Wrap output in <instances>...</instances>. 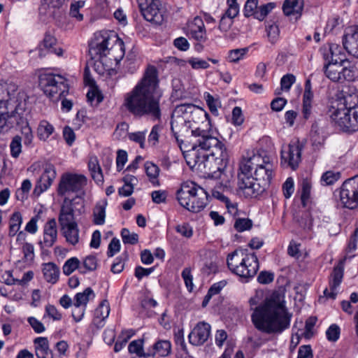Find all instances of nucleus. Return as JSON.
<instances>
[{
    "label": "nucleus",
    "instance_id": "obj_7",
    "mask_svg": "<svg viewBox=\"0 0 358 358\" xmlns=\"http://www.w3.org/2000/svg\"><path fill=\"white\" fill-rule=\"evenodd\" d=\"M227 262L230 271L243 278L254 277L259 267L255 253L244 249H237L228 255Z\"/></svg>",
    "mask_w": 358,
    "mask_h": 358
},
{
    "label": "nucleus",
    "instance_id": "obj_48",
    "mask_svg": "<svg viewBox=\"0 0 358 358\" xmlns=\"http://www.w3.org/2000/svg\"><path fill=\"white\" fill-rule=\"evenodd\" d=\"M10 155L14 158H17L22 152V137L15 136L10 143Z\"/></svg>",
    "mask_w": 358,
    "mask_h": 358
},
{
    "label": "nucleus",
    "instance_id": "obj_9",
    "mask_svg": "<svg viewBox=\"0 0 358 358\" xmlns=\"http://www.w3.org/2000/svg\"><path fill=\"white\" fill-rule=\"evenodd\" d=\"M327 115L331 120L341 129L348 132H354L358 130V108L351 110L341 109L329 107Z\"/></svg>",
    "mask_w": 358,
    "mask_h": 358
},
{
    "label": "nucleus",
    "instance_id": "obj_15",
    "mask_svg": "<svg viewBox=\"0 0 358 358\" xmlns=\"http://www.w3.org/2000/svg\"><path fill=\"white\" fill-rule=\"evenodd\" d=\"M238 180L239 191L246 198L256 197L264 190L262 185L257 182L253 176L241 175V176H238Z\"/></svg>",
    "mask_w": 358,
    "mask_h": 358
},
{
    "label": "nucleus",
    "instance_id": "obj_44",
    "mask_svg": "<svg viewBox=\"0 0 358 358\" xmlns=\"http://www.w3.org/2000/svg\"><path fill=\"white\" fill-rule=\"evenodd\" d=\"M85 3V1L81 0L71 3L69 11L71 17L76 18L78 21H82L83 15L80 13V9L84 7Z\"/></svg>",
    "mask_w": 358,
    "mask_h": 358
},
{
    "label": "nucleus",
    "instance_id": "obj_26",
    "mask_svg": "<svg viewBox=\"0 0 358 358\" xmlns=\"http://www.w3.org/2000/svg\"><path fill=\"white\" fill-rule=\"evenodd\" d=\"M34 347L37 358H54L52 350L50 348L49 341L46 337L34 338Z\"/></svg>",
    "mask_w": 358,
    "mask_h": 358
},
{
    "label": "nucleus",
    "instance_id": "obj_27",
    "mask_svg": "<svg viewBox=\"0 0 358 358\" xmlns=\"http://www.w3.org/2000/svg\"><path fill=\"white\" fill-rule=\"evenodd\" d=\"M22 223V217L20 212L13 213L9 220L8 235L10 237L17 236V241H23L25 238V234L20 231Z\"/></svg>",
    "mask_w": 358,
    "mask_h": 358
},
{
    "label": "nucleus",
    "instance_id": "obj_58",
    "mask_svg": "<svg viewBox=\"0 0 358 358\" xmlns=\"http://www.w3.org/2000/svg\"><path fill=\"white\" fill-rule=\"evenodd\" d=\"M252 226V222L249 219H237L234 223V228L239 232L250 229Z\"/></svg>",
    "mask_w": 358,
    "mask_h": 358
},
{
    "label": "nucleus",
    "instance_id": "obj_45",
    "mask_svg": "<svg viewBox=\"0 0 358 358\" xmlns=\"http://www.w3.org/2000/svg\"><path fill=\"white\" fill-rule=\"evenodd\" d=\"M80 260L77 257H71L69 259L63 266V273L66 275H69L76 269L78 268L80 270Z\"/></svg>",
    "mask_w": 358,
    "mask_h": 358
},
{
    "label": "nucleus",
    "instance_id": "obj_13",
    "mask_svg": "<svg viewBox=\"0 0 358 358\" xmlns=\"http://www.w3.org/2000/svg\"><path fill=\"white\" fill-rule=\"evenodd\" d=\"M141 13L149 22L159 24L163 20L160 0H137Z\"/></svg>",
    "mask_w": 358,
    "mask_h": 358
},
{
    "label": "nucleus",
    "instance_id": "obj_37",
    "mask_svg": "<svg viewBox=\"0 0 358 358\" xmlns=\"http://www.w3.org/2000/svg\"><path fill=\"white\" fill-rule=\"evenodd\" d=\"M230 187V184L229 180H226L224 183H220L219 186H216L214 189L212 191V196L224 202L226 204V207L228 210L230 209L229 207V199L225 196L221 190H224V189H228Z\"/></svg>",
    "mask_w": 358,
    "mask_h": 358
},
{
    "label": "nucleus",
    "instance_id": "obj_41",
    "mask_svg": "<svg viewBox=\"0 0 358 358\" xmlns=\"http://www.w3.org/2000/svg\"><path fill=\"white\" fill-rule=\"evenodd\" d=\"M358 75L357 69L354 66H342V73H341V83L347 80V81H353L356 79Z\"/></svg>",
    "mask_w": 358,
    "mask_h": 358
},
{
    "label": "nucleus",
    "instance_id": "obj_39",
    "mask_svg": "<svg viewBox=\"0 0 358 358\" xmlns=\"http://www.w3.org/2000/svg\"><path fill=\"white\" fill-rule=\"evenodd\" d=\"M145 169L150 181L154 185H159L157 178L159 173V168L152 162H146L145 163Z\"/></svg>",
    "mask_w": 358,
    "mask_h": 358
},
{
    "label": "nucleus",
    "instance_id": "obj_23",
    "mask_svg": "<svg viewBox=\"0 0 358 358\" xmlns=\"http://www.w3.org/2000/svg\"><path fill=\"white\" fill-rule=\"evenodd\" d=\"M343 277V269L341 266H336L329 278V289L324 290V295L327 298L334 299L337 295L336 289L340 286Z\"/></svg>",
    "mask_w": 358,
    "mask_h": 358
},
{
    "label": "nucleus",
    "instance_id": "obj_36",
    "mask_svg": "<svg viewBox=\"0 0 358 358\" xmlns=\"http://www.w3.org/2000/svg\"><path fill=\"white\" fill-rule=\"evenodd\" d=\"M54 131L55 128L49 122L45 120L40 121L37 129V135L40 140L47 141Z\"/></svg>",
    "mask_w": 358,
    "mask_h": 358
},
{
    "label": "nucleus",
    "instance_id": "obj_4",
    "mask_svg": "<svg viewBox=\"0 0 358 358\" xmlns=\"http://www.w3.org/2000/svg\"><path fill=\"white\" fill-rule=\"evenodd\" d=\"M84 212L85 201L83 197H64L60 207L58 222L66 241L73 245L79 242V229L76 217Z\"/></svg>",
    "mask_w": 358,
    "mask_h": 358
},
{
    "label": "nucleus",
    "instance_id": "obj_2",
    "mask_svg": "<svg viewBox=\"0 0 358 358\" xmlns=\"http://www.w3.org/2000/svg\"><path fill=\"white\" fill-rule=\"evenodd\" d=\"M162 94L157 69L154 66H149L138 83L124 94L121 109L135 117L149 116L153 120H159L162 116Z\"/></svg>",
    "mask_w": 358,
    "mask_h": 358
},
{
    "label": "nucleus",
    "instance_id": "obj_21",
    "mask_svg": "<svg viewBox=\"0 0 358 358\" xmlns=\"http://www.w3.org/2000/svg\"><path fill=\"white\" fill-rule=\"evenodd\" d=\"M187 35L196 41L203 42L206 40V31L203 20L200 17H195L194 20L187 24Z\"/></svg>",
    "mask_w": 358,
    "mask_h": 358
},
{
    "label": "nucleus",
    "instance_id": "obj_40",
    "mask_svg": "<svg viewBox=\"0 0 358 358\" xmlns=\"http://www.w3.org/2000/svg\"><path fill=\"white\" fill-rule=\"evenodd\" d=\"M129 352L130 353H135L138 357H150V351L148 352H143V341L141 340H136L131 341L128 347Z\"/></svg>",
    "mask_w": 358,
    "mask_h": 358
},
{
    "label": "nucleus",
    "instance_id": "obj_31",
    "mask_svg": "<svg viewBox=\"0 0 358 358\" xmlns=\"http://www.w3.org/2000/svg\"><path fill=\"white\" fill-rule=\"evenodd\" d=\"M171 352V342L168 340H159L154 344L152 350L150 352V357H153L156 354L160 357H166Z\"/></svg>",
    "mask_w": 358,
    "mask_h": 358
},
{
    "label": "nucleus",
    "instance_id": "obj_49",
    "mask_svg": "<svg viewBox=\"0 0 358 358\" xmlns=\"http://www.w3.org/2000/svg\"><path fill=\"white\" fill-rule=\"evenodd\" d=\"M173 92L171 97L174 99H182L184 95V87L179 79H173L172 81Z\"/></svg>",
    "mask_w": 358,
    "mask_h": 358
},
{
    "label": "nucleus",
    "instance_id": "obj_55",
    "mask_svg": "<svg viewBox=\"0 0 358 358\" xmlns=\"http://www.w3.org/2000/svg\"><path fill=\"white\" fill-rule=\"evenodd\" d=\"M317 322V317H310L308 318L306 321L305 324V331L302 334V335L306 338H310L313 335V328L316 324Z\"/></svg>",
    "mask_w": 358,
    "mask_h": 358
},
{
    "label": "nucleus",
    "instance_id": "obj_56",
    "mask_svg": "<svg viewBox=\"0 0 358 358\" xmlns=\"http://www.w3.org/2000/svg\"><path fill=\"white\" fill-rule=\"evenodd\" d=\"M327 338L329 341L335 342L339 338L340 328L337 324H333L326 331Z\"/></svg>",
    "mask_w": 358,
    "mask_h": 358
},
{
    "label": "nucleus",
    "instance_id": "obj_18",
    "mask_svg": "<svg viewBox=\"0 0 358 358\" xmlns=\"http://www.w3.org/2000/svg\"><path fill=\"white\" fill-rule=\"evenodd\" d=\"M210 335V325L205 322H200L189 334V342L194 345H201L208 340Z\"/></svg>",
    "mask_w": 358,
    "mask_h": 358
},
{
    "label": "nucleus",
    "instance_id": "obj_14",
    "mask_svg": "<svg viewBox=\"0 0 358 358\" xmlns=\"http://www.w3.org/2000/svg\"><path fill=\"white\" fill-rule=\"evenodd\" d=\"M301 145L299 141H292L288 145H283L281 150V158L295 170L301 160Z\"/></svg>",
    "mask_w": 358,
    "mask_h": 358
},
{
    "label": "nucleus",
    "instance_id": "obj_50",
    "mask_svg": "<svg viewBox=\"0 0 358 358\" xmlns=\"http://www.w3.org/2000/svg\"><path fill=\"white\" fill-rule=\"evenodd\" d=\"M257 8L258 0H247L243 9L245 17H249L253 16L255 17Z\"/></svg>",
    "mask_w": 358,
    "mask_h": 358
},
{
    "label": "nucleus",
    "instance_id": "obj_47",
    "mask_svg": "<svg viewBox=\"0 0 358 358\" xmlns=\"http://www.w3.org/2000/svg\"><path fill=\"white\" fill-rule=\"evenodd\" d=\"M275 7V3L271 2L258 6L255 18L260 21L263 20Z\"/></svg>",
    "mask_w": 358,
    "mask_h": 358
},
{
    "label": "nucleus",
    "instance_id": "obj_63",
    "mask_svg": "<svg viewBox=\"0 0 358 358\" xmlns=\"http://www.w3.org/2000/svg\"><path fill=\"white\" fill-rule=\"evenodd\" d=\"M29 325L37 334H41L45 331V327L44 324L34 317H29L27 319Z\"/></svg>",
    "mask_w": 358,
    "mask_h": 358
},
{
    "label": "nucleus",
    "instance_id": "obj_25",
    "mask_svg": "<svg viewBox=\"0 0 358 358\" xmlns=\"http://www.w3.org/2000/svg\"><path fill=\"white\" fill-rule=\"evenodd\" d=\"M264 164H256L254 178L257 181L263 182V185L270 183L272 179L273 165L269 163L268 159H264Z\"/></svg>",
    "mask_w": 358,
    "mask_h": 358
},
{
    "label": "nucleus",
    "instance_id": "obj_29",
    "mask_svg": "<svg viewBox=\"0 0 358 358\" xmlns=\"http://www.w3.org/2000/svg\"><path fill=\"white\" fill-rule=\"evenodd\" d=\"M303 9V3L300 0H285L282 10L285 15H296L295 19H297L301 15V12Z\"/></svg>",
    "mask_w": 358,
    "mask_h": 358
},
{
    "label": "nucleus",
    "instance_id": "obj_34",
    "mask_svg": "<svg viewBox=\"0 0 358 358\" xmlns=\"http://www.w3.org/2000/svg\"><path fill=\"white\" fill-rule=\"evenodd\" d=\"M13 127L7 111V100L0 99V133Z\"/></svg>",
    "mask_w": 358,
    "mask_h": 358
},
{
    "label": "nucleus",
    "instance_id": "obj_12",
    "mask_svg": "<svg viewBox=\"0 0 358 358\" xmlns=\"http://www.w3.org/2000/svg\"><path fill=\"white\" fill-rule=\"evenodd\" d=\"M171 127L173 136L180 150H182L181 144L183 143V140L180 139V137H186L189 139L193 127L188 124L182 115V111L180 110L177 106L171 115Z\"/></svg>",
    "mask_w": 358,
    "mask_h": 358
},
{
    "label": "nucleus",
    "instance_id": "obj_16",
    "mask_svg": "<svg viewBox=\"0 0 358 358\" xmlns=\"http://www.w3.org/2000/svg\"><path fill=\"white\" fill-rule=\"evenodd\" d=\"M358 92L355 88L349 90V92L343 91L342 97L333 101L329 107H334V109L339 108L341 109L351 110L358 108Z\"/></svg>",
    "mask_w": 358,
    "mask_h": 358
},
{
    "label": "nucleus",
    "instance_id": "obj_19",
    "mask_svg": "<svg viewBox=\"0 0 358 358\" xmlns=\"http://www.w3.org/2000/svg\"><path fill=\"white\" fill-rule=\"evenodd\" d=\"M57 239V222L55 218L49 220L44 225L43 240L39 242L41 248L52 247Z\"/></svg>",
    "mask_w": 358,
    "mask_h": 358
},
{
    "label": "nucleus",
    "instance_id": "obj_64",
    "mask_svg": "<svg viewBox=\"0 0 358 358\" xmlns=\"http://www.w3.org/2000/svg\"><path fill=\"white\" fill-rule=\"evenodd\" d=\"M127 162V152L123 150H118L117 152L116 165L117 171L122 170Z\"/></svg>",
    "mask_w": 358,
    "mask_h": 358
},
{
    "label": "nucleus",
    "instance_id": "obj_43",
    "mask_svg": "<svg viewBox=\"0 0 358 358\" xmlns=\"http://www.w3.org/2000/svg\"><path fill=\"white\" fill-rule=\"evenodd\" d=\"M248 52V48L231 50L229 52L227 59L229 62L236 63L242 59Z\"/></svg>",
    "mask_w": 358,
    "mask_h": 358
},
{
    "label": "nucleus",
    "instance_id": "obj_30",
    "mask_svg": "<svg viewBox=\"0 0 358 358\" xmlns=\"http://www.w3.org/2000/svg\"><path fill=\"white\" fill-rule=\"evenodd\" d=\"M59 267L52 262L44 264L43 265V273L45 280L52 284H55L59 276Z\"/></svg>",
    "mask_w": 358,
    "mask_h": 358
},
{
    "label": "nucleus",
    "instance_id": "obj_10",
    "mask_svg": "<svg viewBox=\"0 0 358 358\" xmlns=\"http://www.w3.org/2000/svg\"><path fill=\"white\" fill-rule=\"evenodd\" d=\"M87 181V178L83 174L64 173L58 185V195L63 196L70 193L78 192L86 186Z\"/></svg>",
    "mask_w": 358,
    "mask_h": 358
},
{
    "label": "nucleus",
    "instance_id": "obj_35",
    "mask_svg": "<svg viewBox=\"0 0 358 358\" xmlns=\"http://www.w3.org/2000/svg\"><path fill=\"white\" fill-rule=\"evenodd\" d=\"M95 294L91 287L86 288L83 292L77 293L74 296V306L85 307L91 299H94Z\"/></svg>",
    "mask_w": 358,
    "mask_h": 358
},
{
    "label": "nucleus",
    "instance_id": "obj_57",
    "mask_svg": "<svg viewBox=\"0 0 358 358\" xmlns=\"http://www.w3.org/2000/svg\"><path fill=\"white\" fill-rule=\"evenodd\" d=\"M340 177L339 173H334L333 171H327L322 176L321 181L326 185H330L338 180Z\"/></svg>",
    "mask_w": 358,
    "mask_h": 358
},
{
    "label": "nucleus",
    "instance_id": "obj_17",
    "mask_svg": "<svg viewBox=\"0 0 358 358\" xmlns=\"http://www.w3.org/2000/svg\"><path fill=\"white\" fill-rule=\"evenodd\" d=\"M55 177L56 171L54 166L52 164L48 165L45 167L44 172L38 180L34 189V193L39 196L43 192L47 190L52 185Z\"/></svg>",
    "mask_w": 358,
    "mask_h": 358
},
{
    "label": "nucleus",
    "instance_id": "obj_5",
    "mask_svg": "<svg viewBox=\"0 0 358 358\" xmlns=\"http://www.w3.org/2000/svg\"><path fill=\"white\" fill-rule=\"evenodd\" d=\"M89 53L94 63L95 70L100 74V60L109 56L110 59L119 63L124 55V47L122 40L114 33L103 32L95 34L90 43Z\"/></svg>",
    "mask_w": 358,
    "mask_h": 358
},
{
    "label": "nucleus",
    "instance_id": "obj_61",
    "mask_svg": "<svg viewBox=\"0 0 358 358\" xmlns=\"http://www.w3.org/2000/svg\"><path fill=\"white\" fill-rule=\"evenodd\" d=\"M227 10L225 11L229 17H236L239 13V5L237 0H227Z\"/></svg>",
    "mask_w": 358,
    "mask_h": 358
},
{
    "label": "nucleus",
    "instance_id": "obj_6",
    "mask_svg": "<svg viewBox=\"0 0 358 358\" xmlns=\"http://www.w3.org/2000/svg\"><path fill=\"white\" fill-rule=\"evenodd\" d=\"M180 205L192 213L201 211L207 205L208 195L206 190L192 181L181 185L176 192Z\"/></svg>",
    "mask_w": 358,
    "mask_h": 358
},
{
    "label": "nucleus",
    "instance_id": "obj_54",
    "mask_svg": "<svg viewBox=\"0 0 358 358\" xmlns=\"http://www.w3.org/2000/svg\"><path fill=\"white\" fill-rule=\"evenodd\" d=\"M311 185L308 180L304 179L301 184V201L305 206L306 201L309 199L310 195Z\"/></svg>",
    "mask_w": 358,
    "mask_h": 358
},
{
    "label": "nucleus",
    "instance_id": "obj_52",
    "mask_svg": "<svg viewBox=\"0 0 358 358\" xmlns=\"http://www.w3.org/2000/svg\"><path fill=\"white\" fill-rule=\"evenodd\" d=\"M266 31L268 41L271 43H275L279 36V28L275 24H268L266 26Z\"/></svg>",
    "mask_w": 358,
    "mask_h": 358
},
{
    "label": "nucleus",
    "instance_id": "obj_20",
    "mask_svg": "<svg viewBox=\"0 0 358 358\" xmlns=\"http://www.w3.org/2000/svg\"><path fill=\"white\" fill-rule=\"evenodd\" d=\"M348 62L345 59H334L324 66V74L333 82L341 83L342 66Z\"/></svg>",
    "mask_w": 358,
    "mask_h": 358
},
{
    "label": "nucleus",
    "instance_id": "obj_59",
    "mask_svg": "<svg viewBox=\"0 0 358 358\" xmlns=\"http://www.w3.org/2000/svg\"><path fill=\"white\" fill-rule=\"evenodd\" d=\"M236 17H229L227 13H224L220 21L219 29L221 31H227L233 24V20Z\"/></svg>",
    "mask_w": 358,
    "mask_h": 358
},
{
    "label": "nucleus",
    "instance_id": "obj_46",
    "mask_svg": "<svg viewBox=\"0 0 358 358\" xmlns=\"http://www.w3.org/2000/svg\"><path fill=\"white\" fill-rule=\"evenodd\" d=\"M97 267V259L94 256L87 257L83 263V266L80 268L81 273H85L87 271H94Z\"/></svg>",
    "mask_w": 358,
    "mask_h": 358
},
{
    "label": "nucleus",
    "instance_id": "obj_51",
    "mask_svg": "<svg viewBox=\"0 0 358 358\" xmlns=\"http://www.w3.org/2000/svg\"><path fill=\"white\" fill-rule=\"evenodd\" d=\"M121 236L124 244L134 245L138 243V236L136 233H131L129 229L124 228L121 231Z\"/></svg>",
    "mask_w": 358,
    "mask_h": 358
},
{
    "label": "nucleus",
    "instance_id": "obj_60",
    "mask_svg": "<svg viewBox=\"0 0 358 358\" xmlns=\"http://www.w3.org/2000/svg\"><path fill=\"white\" fill-rule=\"evenodd\" d=\"M21 132L24 138V144L26 146H30L34 138L31 128L29 125L22 126V128H21Z\"/></svg>",
    "mask_w": 358,
    "mask_h": 358
},
{
    "label": "nucleus",
    "instance_id": "obj_11",
    "mask_svg": "<svg viewBox=\"0 0 358 358\" xmlns=\"http://www.w3.org/2000/svg\"><path fill=\"white\" fill-rule=\"evenodd\" d=\"M338 196L343 207L350 209L358 207V176L348 179L343 183Z\"/></svg>",
    "mask_w": 358,
    "mask_h": 358
},
{
    "label": "nucleus",
    "instance_id": "obj_38",
    "mask_svg": "<svg viewBox=\"0 0 358 358\" xmlns=\"http://www.w3.org/2000/svg\"><path fill=\"white\" fill-rule=\"evenodd\" d=\"M294 220L303 230L309 231L313 227V220L308 212H303L294 216Z\"/></svg>",
    "mask_w": 358,
    "mask_h": 358
},
{
    "label": "nucleus",
    "instance_id": "obj_24",
    "mask_svg": "<svg viewBox=\"0 0 358 358\" xmlns=\"http://www.w3.org/2000/svg\"><path fill=\"white\" fill-rule=\"evenodd\" d=\"M343 44L350 55L358 58V27L348 30L343 37Z\"/></svg>",
    "mask_w": 358,
    "mask_h": 358
},
{
    "label": "nucleus",
    "instance_id": "obj_53",
    "mask_svg": "<svg viewBox=\"0 0 358 358\" xmlns=\"http://www.w3.org/2000/svg\"><path fill=\"white\" fill-rule=\"evenodd\" d=\"M206 101L209 108L210 111L215 115H218V108L220 107V102L218 99H215L209 93L206 96Z\"/></svg>",
    "mask_w": 358,
    "mask_h": 358
},
{
    "label": "nucleus",
    "instance_id": "obj_3",
    "mask_svg": "<svg viewBox=\"0 0 358 358\" xmlns=\"http://www.w3.org/2000/svg\"><path fill=\"white\" fill-rule=\"evenodd\" d=\"M292 314L285 306L283 297L273 293L257 306L251 320L255 328L267 334L279 335L290 326Z\"/></svg>",
    "mask_w": 358,
    "mask_h": 358
},
{
    "label": "nucleus",
    "instance_id": "obj_28",
    "mask_svg": "<svg viewBox=\"0 0 358 358\" xmlns=\"http://www.w3.org/2000/svg\"><path fill=\"white\" fill-rule=\"evenodd\" d=\"M261 159V157L259 155L252 154L247 157H244L239 164V173L238 176L244 175L245 176H252V170L253 169L254 165L259 163Z\"/></svg>",
    "mask_w": 358,
    "mask_h": 358
},
{
    "label": "nucleus",
    "instance_id": "obj_33",
    "mask_svg": "<svg viewBox=\"0 0 358 358\" xmlns=\"http://www.w3.org/2000/svg\"><path fill=\"white\" fill-rule=\"evenodd\" d=\"M88 168L91 173L92 178L96 183H100L103 181V176L102 170L99 163L96 157H91L88 162Z\"/></svg>",
    "mask_w": 358,
    "mask_h": 358
},
{
    "label": "nucleus",
    "instance_id": "obj_32",
    "mask_svg": "<svg viewBox=\"0 0 358 358\" xmlns=\"http://www.w3.org/2000/svg\"><path fill=\"white\" fill-rule=\"evenodd\" d=\"M108 202L106 199L99 201L93 210L94 223L97 225H102L105 222L106 208Z\"/></svg>",
    "mask_w": 358,
    "mask_h": 358
},
{
    "label": "nucleus",
    "instance_id": "obj_22",
    "mask_svg": "<svg viewBox=\"0 0 358 358\" xmlns=\"http://www.w3.org/2000/svg\"><path fill=\"white\" fill-rule=\"evenodd\" d=\"M56 44V38L50 34H45L43 40L38 45L39 57H43L49 53L55 54L58 56L62 55L63 50L61 48L55 47Z\"/></svg>",
    "mask_w": 358,
    "mask_h": 358
},
{
    "label": "nucleus",
    "instance_id": "obj_62",
    "mask_svg": "<svg viewBox=\"0 0 358 358\" xmlns=\"http://www.w3.org/2000/svg\"><path fill=\"white\" fill-rule=\"evenodd\" d=\"M162 129V127L156 124L152 127V130L148 136V142L152 145H156L159 141V133Z\"/></svg>",
    "mask_w": 358,
    "mask_h": 358
},
{
    "label": "nucleus",
    "instance_id": "obj_42",
    "mask_svg": "<svg viewBox=\"0 0 358 358\" xmlns=\"http://www.w3.org/2000/svg\"><path fill=\"white\" fill-rule=\"evenodd\" d=\"M20 108L16 107L15 111L12 113L10 115H9V119L13 124L15 122L17 125L20 126L22 128V126L29 125L27 120L24 116V111L20 112Z\"/></svg>",
    "mask_w": 358,
    "mask_h": 358
},
{
    "label": "nucleus",
    "instance_id": "obj_8",
    "mask_svg": "<svg viewBox=\"0 0 358 358\" xmlns=\"http://www.w3.org/2000/svg\"><path fill=\"white\" fill-rule=\"evenodd\" d=\"M38 80L41 90L53 101H59L69 92L66 80L59 74L42 73Z\"/></svg>",
    "mask_w": 358,
    "mask_h": 358
},
{
    "label": "nucleus",
    "instance_id": "obj_1",
    "mask_svg": "<svg viewBox=\"0 0 358 358\" xmlns=\"http://www.w3.org/2000/svg\"><path fill=\"white\" fill-rule=\"evenodd\" d=\"M177 107L182 111L188 124L193 127L189 136L192 148L185 155L187 164L192 168L211 174L212 177L221 178L228 163L229 153L225 145L204 129L209 124L206 113L192 103Z\"/></svg>",
    "mask_w": 358,
    "mask_h": 358
}]
</instances>
